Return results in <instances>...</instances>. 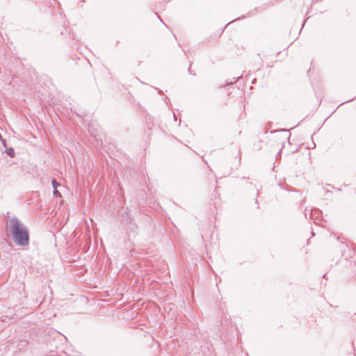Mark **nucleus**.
<instances>
[{
    "label": "nucleus",
    "mask_w": 356,
    "mask_h": 356,
    "mask_svg": "<svg viewBox=\"0 0 356 356\" xmlns=\"http://www.w3.org/2000/svg\"><path fill=\"white\" fill-rule=\"evenodd\" d=\"M7 226L14 242L17 245L26 246L29 245V234L28 229L17 217L11 218Z\"/></svg>",
    "instance_id": "nucleus-1"
},
{
    "label": "nucleus",
    "mask_w": 356,
    "mask_h": 356,
    "mask_svg": "<svg viewBox=\"0 0 356 356\" xmlns=\"http://www.w3.org/2000/svg\"><path fill=\"white\" fill-rule=\"evenodd\" d=\"M51 184L54 188V191H53L54 195L57 197H60L61 194L57 189V188L60 186V183H58L55 179H54L51 181Z\"/></svg>",
    "instance_id": "nucleus-2"
},
{
    "label": "nucleus",
    "mask_w": 356,
    "mask_h": 356,
    "mask_svg": "<svg viewBox=\"0 0 356 356\" xmlns=\"http://www.w3.org/2000/svg\"><path fill=\"white\" fill-rule=\"evenodd\" d=\"M7 154L10 156V157H14L15 156V152H14V150L13 148H10L7 150Z\"/></svg>",
    "instance_id": "nucleus-3"
}]
</instances>
